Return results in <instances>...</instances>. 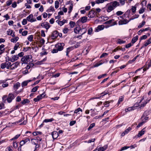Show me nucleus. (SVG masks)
I'll return each mask as SVG.
<instances>
[{"mask_svg": "<svg viewBox=\"0 0 151 151\" xmlns=\"http://www.w3.org/2000/svg\"><path fill=\"white\" fill-rule=\"evenodd\" d=\"M101 9L99 8H96V9H95V12H96V14L97 15L100 12Z\"/></svg>", "mask_w": 151, "mask_h": 151, "instance_id": "64", "label": "nucleus"}, {"mask_svg": "<svg viewBox=\"0 0 151 151\" xmlns=\"http://www.w3.org/2000/svg\"><path fill=\"white\" fill-rule=\"evenodd\" d=\"M82 43L81 42H78L77 43L74 45L73 46L75 48H77L80 47V44Z\"/></svg>", "mask_w": 151, "mask_h": 151, "instance_id": "54", "label": "nucleus"}, {"mask_svg": "<svg viewBox=\"0 0 151 151\" xmlns=\"http://www.w3.org/2000/svg\"><path fill=\"white\" fill-rule=\"evenodd\" d=\"M129 10H130V12L131 11V10L132 12L133 13H134L136 12V7L134 6H132L131 9H130Z\"/></svg>", "mask_w": 151, "mask_h": 151, "instance_id": "43", "label": "nucleus"}, {"mask_svg": "<svg viewBox=\"0 0 151 151\" xmlns=\"http://www.w3.org/2000/svg\"><path fill=\"white\" fill-rule=\"evenodd\" d=\"M27 20L26 19H23L22 22V24L23 25H25V24H27Z\"/></svg>", "mask_w": 151, "mask_h": 151, "instance_id": "63", "label": "nucleus"}, {"mask_svg": "<svg viewBox=\"0 0 151 151\" xmlns=\"http://www.w3.org/2000/svg\"><path fill=\"white\" fill-rule=\"evenodd\" d=\"M39 86H36L35 87H34L32 90L31 91L32 92H36L37 90V89L39 88Z\"/></svg>", "mask_w": 151, "mask_h": 151, "instance_id": "55", "label": "nucleus"}, {"mask_svg": "<svg viewBox=\"0 0 151 151\" xmlns=\"http://www.w3.org/2000/svg\"><path fill=\"white\" fill-rule=\"evenodd\" d=\"M31 142L32 144L35 145L37 144V140L36 139H31Z\"/></svg>", "mask_w": 151, "mask_h": 151, "instance_id": "46", "label": "nucleus"}, {"mask_svg": "<svg viewBox=\"0 0 151 151\" xmlns=\"http://www.w3.org/2000/svg\"><path fill=\"white\" fill-rule=\"evenodd\" d=\"M93 29L92 27L90 28L88 31V34L89 35H91L93 33Z\"/></svg>", "mask_w": 151, "mask_h": 151, "instance_id": "48", "label": "nucleus"}, {"mask_svg": "<svg viewBox=\"0 0 151 151\" xmlns=\"http://www.w3.org/2000/svg\"><path fill=\"white\" fill-rule=\"evenodd\" d=\"M31 80H28L27 81H25L23 82L22 83V87H24L26 86L28 83L31 81Z\"/></svg>", "mask_w": 151, "mask_h": 151, "instance_id": "28", "label": "nucleus"}, {"mask_svg": "<svg viewBox=\"0 0 151 151\" xmlns=\"http://www.w3.org/2000/svg\"><path fill=\"white\" fill-rule=\"evenodd\" d=\"M7 96L6 95L3 96L2 97L3 102L4 103H6V101L7 100Z\"/></svg>", "mask_w": 151, "mask_h": 151, "instance_id": "47", "label": "nucleus"}, {"mask_svg": "<svg viewBox=\"0 0 151 151\" xmlns=\"http://www.w3.org/2000/svg\"><path fill=\"white\" fill-rule=\"evenodd\" d=\"M27 3L25 4V6L26 7L27 9H30L31 7V6L29 5V4H31L32 3V0H26Z\"/></svg>", "mask_w": 151, "mask_h": 151, "instance_id": "13", "label": "nucleus"}, {"mask_svg": "<svg viewBox=\"0 0 151 151\" xmlns=\"http://www.w3.org/2000/svg\"><path fill=\"white\" fill-rule=\"evenodd\" d=\"M130 21L126 19H124L121 20L119 21V25H122L124 24H126L128 23Z\"/></svg>", "mask_w": 151, "mask_h": 151, "instance_id": "15", "label": "nucleus"}, {"mask_svg": "<svg viewBox=\"0 0 151 151\" xmlns=\"http://www.w3.org/2000/svg\"><path fill=\"white\" fill-rule=\"evenodd\" d=\"M19 58V57L17 55H12L10 61L12 62H14L16 60H17Z\"/></svg>", "mask_w": 151, "mask_h": 151, "instance_id": "16", "label": "nucleus"}, {"mask_svg": "<svg viewBox=\"0 0 151 151\" xmlns=\"http://www.w3.org/2000/svg\"><path fill=\"white\" fill-rule=\"evenodd\" d=\"M19 45V42H17L15 46H14V50H17L18 47Z\"/></svg>", "mask_w": 151, "mask_h": 151, "instance_id": "61", "label": "nucleus"}, {"mask_svg": "<svg viewBox=\"0 0 151 151\" xmlns=\"http://www.w3.org/2000/svg\"><path fill=\"white\" fill-rule=\"evenodd\" d=\"M52 135L53 139H56L58 136V133L56 131H54L52 133Z\"/></svg>", "mask_w": 151, "mask_h": 151, "instance_id": "18", "label": "nucleus"}, {"mask_svg": "<svg viewBox=\"0 0 151 151\" xmlns=\"http://www.w3.org/2000/svg\"><path fill=\"white\" fill-rule=\"evenodd\" d=\"M14 99V95L12 93H9L7 99V101L8 103H10Z\"/></svg>", "mask_w": 151, "mask_h": 151, "instance_id": "9", "label": "nucleus"}, {"mask_svg": "<svg viewBox=\"0 0 151 151\" xmlns=\"http://www.w3.org/2000/svg\"><path fill=\"white\" fill-rule=\"evenodd\" d=\"M113 8L114 7H113L112 6L110 5L107 7L106 10L108 12H110L114 9Z\"/></svg>", "mask_w": 151, "mask_h": 151, "instance_id": "23", "label": "nucleus"}, {"mask_svg": "<svg viewBox=\"0 0 151 151\" xmlns=\"http://www.w3.org/2000/svg\"><path fill=\"white\" fill-rule=\"evenodd\" d=\"M73 49V47L72 46L69 47L67 48L66 51V55L68 56V54L69 52Z\"/></svg>", "mask_w": 151, "mask_h": 151, "instance_id": "22", "label": "nucleus"}, {"mask_svg": "<svg viewBox=\"0 0 151 151\" xmlns=\"http://www.w3.org/2000/svg\"><path fill=\"white\" fill-rule=\"evenodd\" d=\"M45 93H43L42 94L37 96V99H39V101L43 97H44L45 96Z\"/></svg>", "mask_w": 151, "mask_h": 151, "instance_id": "27", "label": "nucleus"}, {"mask_svg": "<svg viewBox=\"0 0 151 151\" xmlns=\"http://www.w3.org/2000/svg\"><path fill=\"white\" fill-rule=\"evenodd\" d=\"M108 0H96L95 1L96 3L97 4H99L100 3H102L105 1H107Z\"/></svg>", "mask_w": 151, "mask_h": 151, "instance_id": "38", "label": "nucleus"}, {"mask_svg": "<svg viewBox=\"0 0 151 151\" xmlns=\"http://www.w3.org/2000/svg\"><path fill=\"white\" fill-rule=\"evenodd\" d=\"M124 97V95L121 96L119 97L118 102V104H119L120 103V102L123 101Z\"/></svg>", "mask_w": 151, "mask_h": 151, "instance_id": "42", "label": "nucleus"}, {"mask_svg": "<svg viewBox=\"0 0 151 151\" xmlns=\"http://www.w3.org/2000/svg\"><path fill=\"white\" fill-rule=\"evenodd\" d=\"M132 93L133 94V95L137 96V89L135 88L134 90L132 91Z\"/></svg>", "mask_w": 151, "mask_h": 151, "instance_id": "58", "label": "nucleus"}, {"mask_svg": "<svg viewBox=\"0 0 151 151\" xmlns=\"http://www.w3.org/2000/svg\"><path fill=\"white\" fill-rule=\"evenodd\" d=\"M56 22L58 23V25L61 26L64 25L65 23H67V20L66 19H63L62 21L57 20Z\"/></svg>", "mask_w": 151, "mask_h": 151, "instance_id": "17", "label": "nucleus"}, {"mask_svg": "<svg viewBox=\"0 0 151 151\" xmlns=\"http://www.w3.org/2000/svg\"><path fill=\"white\" fill-rule=\"evenodd\" d=\"M19 37H15L14 38H12L11 40V41L12 42L15 43L19 40Z\"/></svg>", "mask_w": 151, "mask_h": 151, "instance_id": "35", "label": "nucleus"}, {"mask_svg": "<svg viewBox=\"0 0 151 151\" xmlns=\"http://www.w3.org/2000/svg\"><path fill=\"white\" fill-rule=\"evenodd\" d=\"M148 112L147 111H145L143 114V116H142L141 117V119L142 121H145V122L147 121L148 119V117L147 116L144 117L145 115L146 114L147 112Z\"/></svg>", "mask_w": 151, "mask_h": 151, "instance_id": "20", "label": "nucleus"}, {"mask_svg": "<svg viewBox=\"0 0 151 151\" xmlns=\"http://www.w3.org/2000/svg\"><path fill=\"white\" fill-rule=\"evenodd\" d=\"M12 0H8L6 1V3L7 6H9L12 3Z\"/></svg>", "mask_w": 151, "mask_h": 151, "instance_id": "62", "label": "nucleus"}, {"mask_svg": "<svg viewBox=\"0 0 151 151\" xmlns=\"http://www.w3.org/2000/svg\"><path fill=\"white\" fill-rule=\"evenodd\" d=\"M27 39L30 42H32L33 40V37L32 35H31L28 36Z\"/></svg>", "mask_w": 151, "mask_h": 151, "instance_id": "57", "label": "nucleus"}, {"mask_svg": "<svg viewBox=\"0 0 151 151\" xmlns=\"http://www.w3.org/2000/svg\"><path fill=\"white\" fill-rule=\"evenodd\" d=\"M54 120V119L51 118L50 119H46L44 120L43 122H51L53 121Z\"/></svg>", "mask_w": 151, "mask_h": 151, "instance_id": "37", "label": "nucleus"}, {"mask_svg": "<svg viewBox=\"0 0 151 151\" xmlns=\"http://www.w3.org/2000/svg\"><path fill=\"white\" fill-rule=\"evenodd\" d=\"M13 145L14 148L16 149L18 147L17 142L16 141H13Z\"/></svg>", "mask_w": 151, "mask_h": 151, "instance_id": "53", "label": "nucleus"}, {"mask_svg": "<svg viewBox=\"0 0 151 151\" xmlns=\"http://www.w3.org/2000/svg\"><path fill=\"white\" fill-rule=\"evenodd\" d=\"M29 102V101L28 99H24L23 101H22L21 103L22 104L24 105Z\"/></svg>", "mask_w": 151, "mask_h": 151, "instance_id": "39", "label": "nucleus"}, {"mask_svg": "<svg viewBox=\"0 0 151 151\" xmlns=\"http://www.w3.org/2000/svg\"><path fill=\"white\" fill-rule=\"evenodd\" d=\"M20 63L19 62H16L12 64H11L10 70H14L17 68L19 65Z\"/></svg>", "mask_w": 151, "mask_h": 151, "instance_id": "7", "label": "nucleus"}, {"mask_svg": "<svg viewBox=\"0 0 151 151\" xmlns=\"http://www.w3.org/2000/svg\"><path fill=\"white\" fill-rule=\"evenodd\" d=\"M87 20V17H82L81 18V21L83 23L86 22Z\"/></svg>", "mask_w": 151, "mask_h": 151, "instance_id": "26", "label": "nucleus"}, {"mask_svg": "<svg viewBox=\"0 0 151 151\" xmlns=\"http://www.w3.org/2000/svg\"><path fill=\"white\" fill-rule=\"evenodd\" d=\"M65 45L64 43H59L55 45V47L57 48L59 51L62 50L63 49V47Z\"/></svg>", "mask_w": 151, "mask_h": 151, "instance_id": "5", "label": "nucleus"}, {"mask_svg": "<svg viewBox=\"0 0 151 151\" xmlns=\"http://www.w3.org/2000/svg\"><path fill=\"white\" fill-rule=\"evenodd\" d=\"M13 30L9 29H8L6 32V33L8 35H11L13 34Z\"/></svg>", "mask_w": 151, "mask_h": 151, "instance_id": "40", "label": "nucleus"}, {"mask_svg": "<svg viewBox=\"0 0 151 151\" xmlns=\"http://www.w3.org/2000/svg\"><path fill=\"white\" fill-rule=\"evenodd\" d=\"M41 26L45 28L47 30L49 29L50 27V25L49 23L47 22H45L42 23Z\"/></svg>", "mask_w": 151, "mask_h": 151, "instance_id": "11", "label": "nucleus"}, {"mask_svg": "<svg viewBox=\"0 0 151 151\" xmlns=\"http://www.w3.org/2000/svg\"><path fill=\"white\" fill-rule=\"evenodd\" d=\"M138 38V36L137 35H136L135 37H134L132 39V42L133 44H134L137 41Z\"/></svg>", "mask_w": 151, "mask_h": 151, "instance_id": "33", "label": "nucleus"}, {"mask_svg": "<svg viewBox=\"0 0 151 151\" xmlns=\"http://www.w3.org/2000/svg\"><path fill=\"white\" fill-rule=\"evenodd\" d=\"M27 19L29 22H33L36 21L35 18H33V16L32 14H30L26 18Z\"/></svg>", "mask_w": 151, "mask_h": 151, "instance_id": "6", "label": "nucleus"}, {"mask_svg": "<svg viewBox=\"0 0 151 151\" xmlns=\"http://www.w3.org/2000/svg\"><path fill=\"white\" fill-rule=\"evenodd\" d=\"M20 86V84L19 83H16L14 85V89H17Z\"/></svg>", "mask_w": 151, "mask_h": 151, "instance_id": "45", "label": "nucleus"}, {"mask_svg": "<svg viewBox=\"0 0 151 151\" xmlns=\"http://www.w3.org/2000/svg\"><path fill=\"white\" fill-rule=\"evenodd\" d=\"M109 19L108 17L107 16H102L99 18L101 21H103Z\"/></svg>", "mask_w": 151, "mask_h": 151, "instance_id": "31", "label": "nucleus"}, {"mask_svg": "<svg viewBox=\"0 0 151 151\" xmlns=\"http://www.w3.org/2000/svg\"><path fill=\"white\" fill-rule=\"evenodd\" d=\"M145 132V128H143L141 131L139 132L137 136L138 137H140L143 135Z\"/></svg>", "mask_w": 151, "mask_h": 151, "instance_id": "25", "label": "nucleus"}, {"mask_svg": "<svg viewBox=\"0 0 151 151\" xmlns=\"http://www.w3.org/2000/svg\"><path fill=\"white\" fill-rule=\"evenodd\" d=\"M104 26L103 25H99L98 26V27L95 28V32H99L100 31L103 30L104 28Z\"/></svg>", "mask_w": 151, "mask_h": 151, "instance_id": "10", "label": "nucleus"}, {"mask_svg": "<svg viewBox=\"0 0 151 151\" xmlns=\"http://www.w3.org/2000/svg\"><path fill=\"white\" fill-rule=\"evenodd\" d=\"M130 12V10H128L122 16L118 17L117 18L119 19V18H121L123 19H124L125 18L126 15H127V17L128 18L129 17V14Z\"/></svg>", "mask_w": 151, "mask_h": 151, "instance_id": "12", "label": "nucleus"}, {"mask_svg": "<svg viewBox=\"0 0 151 151\" xmlns=\"http://www.w3.org/2000/svg\"><path fill=\"white\" fill-rule=\"evenodd\" d=\"M114 21V20L113 19H110L109 21L106 22L104 23V24H112L113 22Z\"/></svg>", "mask_w": 151, "mask_h": 151, "instance_id": "41", "label": "nucleus"}, {"mask_svg": "<svg viewBox=\"0 0 151 151\" xmlns=\"http://www.w3.org/2000/svg\"><path fill=\"white\" fill-rule=\"evenodd\" d=\"M81 28L79 27H77L74 29V32L76 34H80V31Z\"/></svg>", "mask_w": 151, "mask_h": 151, "instance_id": "29", "label": "nucleus"}, {"mask_svg": "<svg viewBox=\"0 0 151 151\" xmlns=\"http://www.w3.org/2000/svg\"><path fill=\"white\" fill-rule=\"evenodd\" d=\"M69 29L66 27H65L63 30V32L64 34H66L69 31Z\"/></svg>", "mask_w": 151, "mask_h": 151, "instance_id": "56", "label": "nucleus"}, {"mask_svg": "<svg viewBox=\"0 0 151 151\" xmlns=\"http://www.w3.org/2000/svg\"><path fill=\"white\" fill-rule=\"evenodd\" d=\"M151 38H150L148 40L146 41L144 43V45L145 47H146L148 45L151 43Z\"/></svg>", "mask_w": 151, "mask_h": 151, "instance_id": "24", "label": "nucleus"}, {"mask_svg": "<svg viewBox=\"0 0 151 151\" xmlns=\"http://www.w3.org/2000/svg\"><path fill=\"white\" fill-rule=\"evenodd\" d=\"M145 24V22L144 21H143L141 23H140L139 25L138 26V28H140L142 27Z\"/></svg>", "mask_w": 151, "mask_h": 151, "instance_id": "44", "label": "nucleus"}, {"mask_svg": "<svg viewBox=\"0 0 151 151\" xmlns=\"http://www.w3.org/2000/svg\"><path fill=\"white\" fill-rule=\"evenodd\" d=\"M95 125V123H93L91 124L88 129V131L90 130L92 128L94 127Z\"/></svg>", "mask_w": 151, "mask_h": 151, "instance_id": "49", "label": "nucleus"}, {"mask_svg": "<svg viewBox=\"0 0 151 151\" xmlns=\"http://www.w3.org/2000/svg\"><path fill=\"white\" fill-rule=\"evenodd\" d=\"M132 129L131 127H128L127 129L125 131V133H126V134H127Z\"/></svg>", "mask_w": 151, "mask_h": 151, "instance_id": "59", "label": "nucleus"}, {"mask_svg": "<svg viewBox=\"0 0 151 151\" xmlns=\"http://www.w3.org/2000/svg\"><path fill=\"white\" fill-rule=\"evenodd\" d=\"M73 3H71L70 5L68 7L69 9V11H68V13H70L71 12L73 9Z\"/></svg>", "mask_w": 151, "mask_h": 151, "instance_id": "34", "label": "nucleus"}, {"mask_svg": "<svg viewBox=\"0 0 151 151\" xmlns=\"http://www.w3.org/2000/svg\"><path fill=\"white\" fill-rule=\"evenodd\" d=\"M111 5L112 6V7H114V9L115 8L118 6H120L119 3L117 2L116 1H114L111 3Z\"/></svg>", "mask_w": 151, "mask_h": 151, "instance_id": "14", "label": "nucleus"}, {"mask_svg": "<svg viewBox=\"0 0 151 151\" xmlns=\"http://www.w3.org/2000/svg\"><path fill=\"white\" fill-rule=\"evenodd\" d=\"M11 63L7 62V60L6 59V62L1 63L0 65L1 68L2 69L6 68L7 69H10Z\"/></svg>", "mask_w": 151, "mask_h": 151, "instance_id": "4", "label": "nucleus"}, {"mask_svg": "<svg viewBox=\"0 0 151 151\" xmlns=\"http://www.w3.org/2000/svg\"><path fill=\"white\" fill-rule=\"evenodd\" d=\"M145 8H143V7L141 8L139 11V14H141L145 12Z\"/></svg>", "mask_w": 151, "mask_h": 151, "instance_id": "60", "label": "nucleus"}, {"mask_svg": "<svg viewBox=\"0 0 151 151\" xmlns=\"http://www.w3.org/2000/svg\"><path fill=\"white\" fill-rule=\"evenodd\" d=\"M95 12V9H93L90 11L88 15V17L91 18H93L96 15Z\"/></svg>", "mask_w": 151, "mask_h": 151, "instance_id": "8", "label": "nucleus"}, {"mask_svg": "<svg viewBox=\"0 0 151 151\" xmlns=\"http://www.w3.org/2000/svg\"><path fill=\"white\" fill-rule=\"evenodd\" d=\"M54 10L53 6H50L49 8L47 9V11L48 12H53Z\"/></svg>", "mask_w": 151, "mask_h": 151, "instance_id": "52", "label": "nucleus"}, {"mask_svg": "<svg viewBox=\"0 0 151 151\" xmlns=\"http://www.w3.org/2000/svg\"><path fill=\"white\" fill-rule=\"evenodd\" d=\"M58 35L59 33L57 31H55L53 32L52 33V37L53 38L55 39L57 38L58 36Z\"/></svg>", "mask_w": 151, "mask_h": 151, "instance_id": "19", "label": "nucleus"}, {"mask_svg": "<svg viewBox=\"0 0 151 151\" xmlns=\"http://www.w3.org/2000/svg\"><path fill=\"white\" fill-rule=\"evenodd\" d=\"M32 58V56L31 55H27L24 56L21 59V61L23 63L29 64L30 62L33 60Z\"/></svg>", "mask_w": 151, "mask_h": 151, "instance_id": "3", "label": "nucleus"}, {"mask_svg": "<svg viewBox=\"0 0 151 151\" xmlns=\"http://www.w3.org/2000/svg\"><path fill=\"white\" fill-rule=\"evenodd\" d=\"M117 24V21H115L112 24H111L109 25H108L107 26H105L104 27H105L106 28H107L109 27L113 26H114L115 25H116Z\"/></svg>", "mask_w": 151, "mask_h": 151, "instance_id": "32", "label": "nucleus"}, {"mask_svg": "<svg viewBox=\"0 0 151 151\" xmlns=\"http://www.w3.org/2000/svg\"><path fill=\"white\" fill-rule=\"evenodd\" d=\"M69 24L70 25V27L71 28H73L74 27L75 25V23L73 21H70L69 23Z\"/></svg>", "mask_w": 151, "mask_h": 151, "instance_id": "51", "label": "nucleus"}, {"mask_svg": "<svg viewBox=\"0 0 151 151\" xmlns=\"http://www.w3.org/2000/svg\"><path fill=\"white\" fill-rule=\"evenodd\" d=\"M125 42V41L122 40L120 39H118L116 41L117 43L119 44L124 43Z\"/></svg>", "mask_w": 151, "mask_h": 151, "instance_id": "36", "label": "nucleus"}, {"mask_svg": "<svg viewBox=\"0 0 151 151\" xmlns=\"http://www.w3.org/2000/svg\"><path fill=\"white\" fill-rule=\"evenodd\" d=\"M144 99V96H143L142 98L140 99H139L138 101H139V102L138 101V102H137V103L134 104V106L132 107H129L127 109H126L125 110V111L127 112L128 111H131L136 109L137 107L139 105V104Z\"/></svg>", "mask_w": 151, "mask_h": 151, "instance_id": "2", "label": "nucleus"}, {"mask_svg": "<svg viewBox=\"0 0 151 151\" xmlns=\"http://www.w3.org/2000/svg\"><path fill=\"white\" fill-rule=\"evenodd\" d=\"M59 3L58 1H56L55 2V8L56 9L58 8V7H59Z\"/></svg>", "mask_w": 151, "mask_h": 151, "instance_id": "50", "label": "nucleus"}, {"mask_svg": "<svg viewBox=\"0 0 151 151\" xmlns=\"http://www.w3.org/2000/svg\"><path fill=\"white\" fill-rule=\"evenodd\" d=\"M33 63H31L27 65V66L22 69V73L26 75L29 73L31 71L32 68L34 66Z\"/></svg>", "mask_w": 151, "mask_h": 151, "instance_id": "1", "label": "nucleus"}, {"mask_svg": "<svg viewBox=\"0 0 151 151\" xmlns=\"http://www.w3.org/2000/svg\"><path fill=\"white\" fill-rule=\"evenodd\" d=\"M107 148V145H105L103 147H101L99 148L98 151H104Z\"/></svg>", "mask_w": 151, "mask_h": 151, "instance_id": "30", "label": "nucleus"}, {"mask_svg": "<svg viewBox=\"0 0 151 151\" xmlns=\"http://www.w3.org/2000/svg\"><path fill=\"white\" fill-rule=\"evenodd\" d=\"M87 29L85 27H82L80 31V34L83 35L86 33L87 31Z\"/></svg>", "mask_w": 151, "mask_h": 151, "instance_id": "21", "label": "nucleus"}]
</instances>
